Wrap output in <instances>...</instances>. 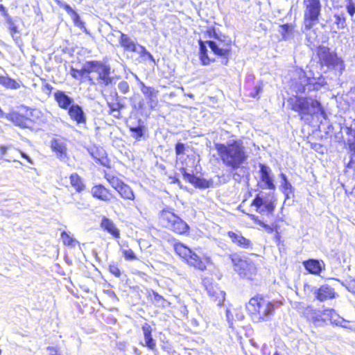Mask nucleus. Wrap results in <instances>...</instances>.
Returning a JSON list of instances; mask_svg holds the SVG:
<instances>
[{"label":"nucleus","instance_id":"nucleus-1","mask_svg":"<svg viewBox=\"0 0 355 355\" xmlns=\"http://www.w3.org/2000/svg\"><path fill=\"white\" fill-rule=\"evenodd\" d=\"M206 34L213 40H198L199 58L201 64L207 66L216 61L214 58L209 56L208 46L215 55L222 58V64L227 65L232 52V39L214 26L209 27L206 31Z\"/></svg>","mask_w":355,"mask_h":355},{"label":"nucleus","instance_id":"nucleus-2","mask_svg":"<svg viewBox=\"0 0 355 355\" xmlns=\"http://www.w3.org/2000/svg\"><path fill=\"white\" fill-rule=\"evenodd\" d=\"M214 147L223 164L232 173L240 168L248 159L245 146L240 139H230L225 144L214 143Z\"/></svg>","mask_w":355,"mask_h":355},{"label":"nucleus","instance_id":"nucleus-3","mask_svg":"<svg viewBox=\"0 0 355 355\" xmlns=\"http://www.w3.org/2000/svg\"><path fill=\"white\" fill-rule=\"evenodd\" d=\"M327 85L325 77L312 69L297 70L290 83L291 89L296 94H310Z\"/></svg>","mask_w":355,"mask_h":355},{"label":"nucleus","instance_id":"nucleus-4","mask_svg":"<svg viewBox=\"0 0 355 355\" xmlns=\"http://www.w3.org/2000/svg\"><path fill=\"white\" fill-rule=\"evenodd\" d=\"M282 304L281 300H269L261 295L251 297L246 304V309L255 322L270 321L276 309Z\"/></svg>","mask_w":355,"mask_h":355},{"label":"nucleus","instance_id":"nucleus-5","mask_svg":"<svg viewBox=\"0 0 355 355\" xmlns=\"http://www.w3.org/2000/svg\"><path fill=\"white\" fill-rule=\"evenodd\" d=\"M291 109L297 112L301 119H304L306 116H313L320 113L321 115L325 114L320 101L312 96H293L287 101Z\"/></svg>","mask_w":355,"mask_h":355},{"label":"nucleus","instance_id":"nucleus-6","mask_svg":"<svg viewBox=\"0 0 355 355\" xmlns=\"http://www.w3.org/2000/svg\"><path fill=\"white\" fill-rule=\"evenodd\" d=\"M87 71L90 74L87 76V80L91 85H99L102 87H108L112 84L114 78L111 76V67L99 60H89Z\"/></svg>","mask_w":355,"mask_h":355},{"label":"nucleus","instance_id":"nucleus-7","mask_svg":"<svg viewBox=\"0 0 355 355\" xmlns=\"http://www.w3.org/2000/svg\"><path fill=\"white\" fill-rule=\"evenodd\" d=\"M316 55L322 67H326L328 69L337 70L340 75L345 71L344 60L338 55L335 51H332L329 47L319 45L316 49Z\"/></svg>","mask_w":355,"mask_h":355},{"label":"nucleus","instance_id":"nucleus-8","mask_svg":"<svg viewBox=\"0 0 355 355\" xmlns=\"http://www.w3.org/2000/svg\"><path fill=\"white\" fill-rule=\"evenodd\" d=\"M303 5L304 29L309 31L318 22L321 3L320 0H303Z\"/></svg>","mask_w":355,"mask_h":355},{"label":"nucleus","instance_id":"nucleus-9","mask_svg":"<svg viewBox=\"0 0 355 355\" xmlns=\"http://www.w3.org/2000/svg\"><path fill=\"white\" fill-rule=\"evenodd\" d=\"M174 250L175 252L184 259L189 266L202 271L206 269V264L202 261L200 256L183 243H175Z\"/></svg>","mask_w":355,"mask_h":355},{"label":"nucleus","instance_id":"nucleus-10","mask_svg":"<svg viewBox=\"0 0 355 355\" xmlns=\"http://www.w3.org/2000/svg\"><path fill=\"white\" fill-rule=\"evenodd\" d=\"M275 198L273 193L260 192L252 200L251 206L259 214H272L275 209Z\"/></svg>","mask_w":355,"mask_h":355},{"label":"nucleus","instance_id":"nucleus-11","mask_svg":"<svg viewBox=\"0 0 355 355\" xmlns=\"http://www.w3.org/2000/svg\"><path fill=\"white\" fill-rule=\"evenodd\" d=\"M160 218L166 223L165 226L167 228L177 234H185L189 229L186 222L170 211L163 209L161 212Z\"/></svg>","mask_w":355,"mask_h":355},{"label":"nucleus","instance_id":"nucleus-12","mask_svg":"<svg viewBox=\"0 0 355 355\" xmlns=\"http://www.w3.org/2000/svg\"><path fill=\"white\" fill-rule=\"evenodd\" d=\"M234 266V270L241 277L252 279L257 272L254 263L250 259H243L238 254H232L230 257Z\"/></svg>","mask_w":355,"mask_h":355},{"label":"nucleus","instance_id":"nucleus-13","mask_svg":"<svg viewBox=\"0 0 355 355\" xmlns=\"http://www.w3.org/2000/svg\"><path fill=\"white\" fill-rule=\"evenodd\" d=\"M127 126L131 134V137L136 141L144 140V136L148 132V128L145 122L141 119H130L127 122Z\"/></svg>","mask_w":355,"mask_h":355},{"label":"nucleus","instance_id":"nucleus-14","mask_svg":"<svg viewBox=\"0 0 355 355\" xmlns=\"http://www.w3.org/2000/svg\"><path fill=\"white\" fill-rule=\"evenodd\" d=\"M259 168L260 179L263 183L260 185V187L275 191L276 187L274 183V176L271 168L268 165L262 163L259 164Z\"/></svg>","mask_w":355,"mask_h":355},{"label":"nucleus","instance_id":"nucleus-15","mask_svg":"<svg viewBox=\"0 0 355 355\" xmlns=\"http://www.w3.org/2000/svg\"><path fill=\"white\" fill-rule=\"evenodd\" d=\"M116 35H119V43L123 48L124 51L134 53L137 51L139 44L120 31H114V33L108 35L107 37L110 43L112 42V37H116Z\"/></svg>","mask_w":355,"mask_h":355},{"label":"nucleus","instance_id":"nucleus-16","mask_svg":"<svg viewBox=\"0 0 355 355\" xmlns=\"http://www.w3.org/2000/svg\"><path fill=\"white\" fill-rule=\"evenodd\" d=\"M50 144L52 151L55 153L57 158L61 162H67L69 157L66 140L63 138H53Z\"/></svg>","mask_w":355,"mask_h":355},{"label":"nucleus","instance_id":"nucleus-17","mask_svg":"<svg viewBox=\"0 0 355 355\" xmlns=\"http://www.w3.org/2000/svg\"><path fill=\"white\" fill-rule=\"evenodd\" d=\"M181 171L182 172L184 179L192 184L196 188L208 189L213 185V181L211 180H207L204 178L189 173L187 172L184 168H182Z\"/></svg>","mask_w":355,"mask_h":355},{"label":"nucleus","instance_id":"nucleus-18","mask_svg":"<svg viewBox=\"0 0 355 355\" xmlns=\"http://www.w3.org/2000/svg\"><path fill=\"white\" fill-rule=\"evenodd\" d=\"M135 79L139 82L140 89L146 98L148 100V104L151 109H154L157 105V91L154 87L146 86L139 80L136 74H134Z\"/></svg>","mask_w":355,"mask_h":355},{"label":"nucleus","instance_id":"nucleus-19","mask_svg":"<svg viewBox=\"0 0 355 355\" xmlns=\"http://www.w3.org/2000/svg\"><path fill=\"white\" fill-rule=\"evenodd\" d=\"M305 270L311 275H320L325 270V263L322 259H309L302 262Z\"/></svg>","mask_w":355,"mask_h":355},{"label":"nucleus","instance_id":"nucleus-20","mask_svg":"<svg viewBox=\"0 0 355 355\" xmlns=\"http://www.w3.org/2000/svg\"><path fill=\"white\" fill-rule=\"evenodd\" d=\"M53 97L58 107L64 110H67L75 103L74 99L64 91L57 90Z\"/></svg>","mask_w":355,"mask_h":355},{"label":"nucleus","instance_id":"nucleus-21","mask_svg":"<svg viewBox=\"0 0 355 355\" xmlns=\"http://www.w3.org/2000/svg\"><path fill=\"white\" fill-rule=\"evenodd\" d=\"M67 111L70 119L75 121L78 125L86 123L87 116L81 105L75 103Z\"/></svg>","mask_w":355,"mask_h":355},{"label":"nucleus","instance_id":"nucleus-22","mask_svg":"<svg viewBox=\"0 0 355 355\" xmlns=\"http://www.w3.org/2000/svg\"><path fill=\"white\" fill-rule=\"evenodd\" d=\"M315 297L320 302L331 300L336 297L334 289L327 284L322 285L313 292Z\"/></svg>","mask_w":355,"mask_h":355},{"label":"nucleus","instance_id":"nucleus-23","mask_svg":"<svg viewBox=\"0 0 355 355\" xmlns=\"http://www.w3.org/2000/svg\"><path fill=\"white\" fill-rule=\"evenodd\" d=\"M6 118L10 120L15 125L22 128H29L32 126V119L17 112L7 115Z\"/></svg>","mask_w":355,"mask_h":355},{"label":"nucleus","instance_id":"nucleus-24","mask_svg":"<svg viewBox=\"0 0 355 355\" xmlns=\"http://www.w3.org/2000/svg\"><path fill=\"white\" fill-rule=\"evenodd\" d=\"M141 329L144 337V343H141V345L152 351H155L156 349V341L152 336L153 329L151 326L146 322L142 325Z\"/></svg>","mask_w":355,"mask_h":355},{"label":"nucleus","instance_id":"nucleus-25","mask_svg":"<svg viewBox=\"0 0 355 355\" xmlns=\"http://www.w3.org/2000/svg\"><path fill=\"white\" fill-rule=\"evenodd\" d=\"M92 196L104 202H108L112 198L110 191L102 184L94 186L91 189Z\"/></svg>","mask_w":355,"mask_h":355},{"label":"nucleus","instance_id":"nucleus-26","mask_svg":"<svg viewBox=\"0 0 355 355\" xmlns=\"http://www.w3.org/2000/svg\"><path fill=\"white\" fill-rule=\"evenodd\" d=\"M1 157L6 162H16L19 150L12 146H0Z\"/></svg>","mask_w":355,"mask_h":355},{"label":"nucleus","instance_id":"nucleus-27","mask_svg":"<svg viewBox=\"0 0 355 355\" xmlns=\"http://www.w3.org/2000/svg\"><path fill=\"white\" fill-rule=\"evenodd\" d=\"M89 153L92 157L96 160V163L103 166L109 167L110 161L103 148H92Z\"/></svg>","mask_w":355,"mask_h":355},{"label":"nucleus","instance_id":"nucleus-28","mask_svg":"<svg viewBox=\"0 0 355 355\" xmlns=\"http://www.w3.org/2000/svg\"><path fill=\"white\" fill-rule=\"evenodd\" d=\"M101 227L114 238L120 237V231L111 219L103 217L101 220Z\"/></svg>","mask_w":355,"mask_h":355},{"label":"nucleus","instance_id":"nucleus-29","mask_svg":"<svg viewBox=\"0 0 355 355\" xmlns=\"http://www.w3.org/2000/svg\"><path fill=\"white\" fill-rule=\"evenodd\" d=\"M89 66V60L86 61L80 69H76L73 67L70 68V75L76 80H81L83 78L87 79V76L90 74V71H87Z\"/></svg>","mask_w":355,"mask_h":355},{"label":"nucleus","instance_id":"nucleus-30","mask_svg":"<svg viewBox=\"0 0 355 355\" xmlns=\"http://www.w3.org/2000/svg\"><path fill=\"white\" fill-rule=\"evenodd\" d=\"M228 236L232 239V242L239 247H241L245 249H248L252 246L251 241L249 239L243 236L240 234H236L233 232H229Z\"/></svg>","mask_w":355,"mask_h":355},{"label":"nucleus","instance_id":"nucleus-31","mask_svg":"<svg viewBox=\"0 0 355 355\" xmlns=\"http://www.w3.org/2000/svg\"><path fill=\"white\" fill-rule=\"evenodd\" d=\"M70 184L76 192L81 193L85 189V184L83 178L77 173H73L70 177Z\"/></svg>","mask_w":355,"mask_h":355},{"label":"nucleus","instance_id":"nucleus-32","mask_svg":"<svg viewBox=\"0 0 355 355\" xmlns=\"http://www.w3.org/2000/svg\"><path fill=\"white\" fill-rule=\"evenodd\" d=\"M280 30L279 32L282 35V38L284 41H287L292 37L294 26L291 24H284L279 26Z\"/></svg>","mask_w":355,"mask_h":355},{"label":"nucleus","instance_id":"nucleus-33","mask_svg":"<svg viewBox=\"0 0 355 355\" xmlns=\"http://www.w3.org/2000/svg\"><path fill=\"white\" fill-rule=\"evenodd\" d=\"M121 198L125 200H133L135 194L131 187L127 184H123L117 191Z\"/></svg>","mask_w":355,"mask_h":355},{"label":"nucleus","instance_id":"nucleus-34","mask_svg":"<svg viewBox=\"0 0 355 355\" xmlns=\"http://www.w3.org/2000/svg\"><path fill=\"white\" fill-rule=\"evenodd\" d=\"M209 295L214 298V300L218 302V305H220L225 300V293L216 288L214 289L213 287L207 288Z\"/></svg>","mask_w":355,"mask_h":355},{"label":"nucleus","instance_id":"nucleus-35","mask_svg":"<svg viewBox=\"0 0 355 355\" xmlns=\"http://www.w3.org/2000/svg\"><path fill=\"white\" fill-rule=\"evenodd\" d=\"M6 23L12 38L14 40H17L18 37L15 35L19 32L18 26L17 24V19L12 18L10 16H7V19H6Z\"/></svg>","mask_w":355,"mask_h":355},{"label":"nucleus","instance_id":"nucleus-36","mask_svg":"<svg viewBox=\"0 0 355 355\" xmlns=\"http://www.w3.org/2000/svg\"><path fill=\"white\" fill-rule=\"evenodd\" d=\"M0 85L10 89H17L19 85L12 78L8 76H0Z\"/></svg>","mask_w":355,"mask_h":355},{"label":"nucleus","instance_id":"nucleus-37","mask_svg":"<svg viewBox=\"0 0 355 355\" xmlns=\"http://www.w3.org/2000/svg\"><path fill=\"white\" fill-rule=\"evenodd\" d=\"M326 311L329 312L327 315L329 316V320H331V323L338 326H343V322H347L344 318L340 317V315L336 313L334 309H329L327 310Z\"/></svg>","mask_w":355,"mask_h":355},{"label":"nucleus","instance_id":"nucleus-38","mask_svg":"<svg viewBox=\"0 0 355 355\" xmlns=\"http://www.w3.org/2000/svg\"><path fill=\"white\" fill-rule=\"evenodd\" d=\"M105 177L110 185L116 191L124 184V182L116 176L106 174Z\"/></svg>","mask_w":355,"mask_h":355},{"label":"nucleus","instance_id":"nucleus-39","mask_svg":"<svg viewBox=\"0 0 355 355\" xmlns=\"http://www.w3.org/2000/svg\"><path fill=\"white\" fill-rule=\"evenodd\" d=\"M61 239L63 241V243L64 245L70 246V247H74L76 243H78L79 242L77 241L76 239H74L69 233L63 231L61 233Z\"/></svg>","mask_w":355,"mask_h":355},{"label":"nucleus","instance_id":"nucleus-40","mask_svg":"<svg viewBox=\"0 0 355 355\" xmlns=\"http://www.w3.org/2000/svg\"><path fill=\"white\" fill-rule=\"evenodd\" d=\"M107 104L110 108V113L119 112V111L125 108L124 103H121V101L115 102L107 101Z\"/></svg>","mask_w":355,"mask_h":355},{"label":"nucleus","instance_id":"nucleus-41","mask_svg":"<svg viewBox=\"0 0 355 355\" xmlns=\"http://www.w3.org/2000/svg\"><path fill=\"white\" fill-rule=\"evenodd\" d=\"M279 178H281L280 182V190L282 191L285 190H291V189H294L291 182H289L287 176L284 173H281L279 174Z\"/></svg>","mask_w":355,"mask_h":355},{"label":"nucleus","instance_id":"nucleus-42","mask_svg":"<svg viewBox=\"0 0 355 355\" xmlns=\"http://www.w3.org/2000/svg\"><path fill=\"white\" fill-rule=\"evenodd\" d=\"M137 53L141 58H148L150 61L155 64V60L153 55L146 49L145 46L139 44L137 48Z\"/></svg>","mask_w":355,"mask_h":355},{"label":"nucleus","instance_id":"nucleus-43","mask_svg":"<svg viewBox=\"0 0 355 355\" xmlns=\"http://www.w3.org/2000/svg\"><path fill=\"white\" fill-rule=\"evenodd\" d=\"M71 19L76 26L87 32V29L85 26V23L80 19V15L75 11L71 16Z\"/></svg>","mask_w":355,"mask_h":355},{"label":"nucleus","instance_id":"nucleus-44","mask_svg":"<svg viewBox=\"0 0 355 355\" xmlns=\"http://www.w3.org/2000/svg\"><path fill=\"white\" fill-rule=\"evenodd\" d=\"M128 248V246L127 245L126 248H121V249L125 259L127 261L136 260L137 259L136 254L131 249H129Z\"/></svg>","mask_w":355,"mask_h":355},{"label":"nucleus","instance_id":"nucleus-45","mask_svg":"<svg viewBox=\"0 0 355 355\" xmlns=\"http://www.w3.org/2000/svg\"><path fill=\"white\" fill-rule=\"evenodd\" d=\"M282 192L285 196L284 204L291 205L293 204V200H291V199L295 196V188L291 189V190H285Z\"/></svg>","mask_w":355,"mask_h":355},{"label":"nucleus","instance_id":"nucleus-46","mask_svg":"<svg viewBox=\"0 0 355 355\" xmlns=\"http://www.w3.org/2000/svg\"><path fill=\"white\" fill-rule=\"evenodd\" d=\"M345 8L347 13L353 17L355 15V0H346Z\"/></svg>","mask_w":355,"mask_h":355},{"label":"nucleus","instance_id":"nucleus-47","mask_svg":"<svg viewBox=\"0 0 355 355\" xmlns=\"http://www.w3.org/2000/svg\"><path fill=\"white\" fill-rule=\"evenodd\" d=\"M109 271L116 277H120L121 275V272L120 268L118 266V264L114 262H112L109 265Z\"/></svg>","mask_w":355,"mask_h":355},{"label":"nucleus","instance_id":"nucleus-48","mask_svg":"<svg viewBox=\"0 0 355 355\" xmlns=\"http://www.w3.org/2000/svg\"><path fill=\"white\" fill-rule=\"evenodd\" d=\"M28 116L32 117V122L39 120L42 116V112L38 109H31L29 114L27 113Z\"/></svg>","mask_w":355,"mask_h":355},{"label":"nucleus","instance_id":"nucleus-49","mask_svg":"<svg viewBox=\"0 0 355 355\" xmlns=\"http://www.w3.org/2000/svg\"><path fill=\"white\" fill-rule=\"evenodd\" d=\"M342 284L352 293H355V277L342 282Z\"/></svg>","mask_w":355,"mask_h":355},{"label":"nucleus","instance_id":"nucleus-50","mask_svg":"<svg viewBox=\"0 0 355 355\" xmlns=\"http://www.w3.org/2000/svg\"><path fill=\"white\" fill-rule=\"evenodd\" d=\"M334 17L336 19V24L338 25V28H344L346 26V19L343 15H335Z\"/></svg>","mask_w":355,"mask_h":355},{"label":"nucleus","instance_id":"nucleus-51","mask_svg":"<svg viewBox=\"0 0 355 355\" xmlns=\"http://www.w3.org/2000/svg\"><path fill=\"white\" fill-rule=\"evenodd\" d=\"M118 89L120 92L123 94H127L130 90L129 84L126 81H121L118 84Z\"/></svg>","mask_w":355,"mask_h":355},{"label":"nucleus","instance_id":"nucleus-52","mask_svg":"<svg viewBox=\"0 0 355 355\" xmlns=\"http://www.w3.org/2000/svg\"><path fill=\"white\" fill-rule=\"evenodd\" d=\"M57 3L59 6L62 8L70 16L75 12V10L67 3L62 2L60 1H57Z\"/></svg>","mask_w":355,"mask_h":355},{"label":"nucleus","instance_id":"nucleus-53","mask_svg":"<svg viewBox=\"0 0 355 355\" xmlns=\"http://www.w3.org/2000/svg\"><path fill=\"white\" fill-rule=\"evenodd\" d=\"M186 150L185 144L182 142H178L175 146V154L179 156L184 153Z\"/></svg>","mask_w":355,"mask_h":355},{"label":"nucleus","instance_id":"nucleus-54","mask_svg":"<svg viewBox=\"0 0 355 355\" xmlns=\"http://www.w3.org/2000/svg\"><path fill=\"white\" fill-rule=\"evenodd\" d=\"M226 318H227V320L228 322L230 327H232L234 318H233V315H232L231 311L229 309H227V311H226Z\"/></svg>","mask_w":355,"mask_h":355},{"label":"nucleus","instance_id":"nucleus-55","mask_svg":"<svg viewBox=\"0 0 355 355\" xmlns=\"http://www.w3.org/2000/svg\"><path fill=\"white\" fill-rule=\"evenodd\" d=\"M259 225L265 229L266 231H267L269 233L272 232L273 229L272 227H270L269 225L266 224L261 220H259Z\"/></svg>","mask_w":355,"mask_h":355},{"label":"nucleus","instance_id":"nucleus-56","mask_svg":"<svg viewBox=\"0 0 355 355\" xmlns=\"http://www.w3.org/2000/svg\"><path fill=\"white\" fill-rule=\"evenodd\" d=\"M348 144L350 150L355 153V132L353 139L348 140Z\"/></svg>","mask_w":355,"mask_h":355},{"label":"nucleus","instance_id":"nucleus-57","mask_svg":"<svg viewBox=\"0 0 355 355\" xmlns=\"http://www.w3.org/2000/svg\"><path fill=\"white\" fill-rule=\"evenodd\" d=\"M254 93L252 94V97L254 98H256L259 94L261 92V91L262 90V87L261 85H256L254 87Z\"/></svg>","mask_w":355,"mask_h":355},{"label":"nucleus","instance_id":"nucleus-58","mask_svg":"<svg viewBox=\"0 0 355 355\" xmlns=\"http://www.w3.org/2000/svg\"><path fill=\"white\" fill-rule=\"evenodd\" d=\"M110 97L112 98L113 101H121V97L119 96L117 92L114 91L110 93Z\"/></svg>","mask_w":355,"mask_h":355},{"label":"nucleus","instance_id":"nucleus-59","mask_svg":"<svg viewBox=\"0 0 355 355\" xmlns=\"http://www.w3.org/2000/svg\"><path fill=\"white\" fill-rule=\"evenodd\" d=\"M46 350L49 352V355H58L57 349L53 347H48Z\"/></svg>","mask_w":355,"mask_h":355},{"label":"nucleus","instance_id":"nucleus-60","mask_svg":"<svg viewBox=\"0 0 355 355\" xmlns=\"http://www.w3.org/2000/svg\"><path fill=\"white\" fill-rule=\"evenodd\" d=\"M0 12H1L2 15L5 17L6 19H7V16H10L9 14L8 13L6 7L2 4H0Z\"/></svg>","mask_w":355,"mask_h":355},{"label":"nucleus","instance_id":"nucleus-61","mask_svg":"<svg viewBox=\"0 0 355 355\" xmlns=\"http://www.w3.org/2000/svg\"><path fill=\"white\" fill-rule=\"evenodd\" d=\"M19 154H21V157L26 159L29 163L33 164L31 158L27 154L21 151H19Z\"/></svg>","mask_w":355,"mask_h":355},{"label":"nucleus","instance_id":"nucleus-62","mask_svg":"<svg viewBox=\"0 0 355 355\" xmlns=\"http://www.w3.org/2000/svg\"><path fill=\"white\" fill-rule=\"evenodd\" d=\"M169 179L171 180V183L173 184H178L179 186H180V180L176 178L175 176H170Z\"/></svg>","mask_w":355,"mask_h":355},{"label":"nucleus","instance_id":"nucleus-63","mask_svg":"<svg viewBox=\"0 0 355 355\" xmlns=\"http://www.w3.org/2000/svg\"><path fill=\"white\" fill-rule=\"evenodd\" d=\"M154 299L156 301H159L161 300H163V297L162 295H160L159 294H158L157 293H154Z\"/></svg>","mask_w":355,"mask_h":355},{"label":"nucleus","instance_id":"nucleus-64","mask_svg":"<svg viewBox=\"0 0 355 355\" xmlns=\"http://www.w3.org/2000/svg\"><path fill=\"white\" fill-rule=\"evenodd\" d=\"M250 216L252 220H253L256 223H257L259 225V220H260L257 216L251 214Z\"/></svg>","mask_w":355,"mask_h":355}]
</instances>
